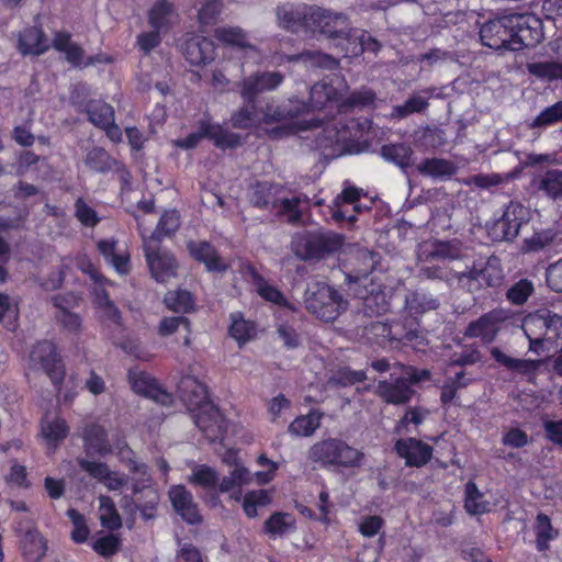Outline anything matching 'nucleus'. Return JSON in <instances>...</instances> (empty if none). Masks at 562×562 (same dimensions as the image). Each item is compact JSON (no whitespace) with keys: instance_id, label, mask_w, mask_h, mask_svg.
<instances>
[{"instance_id":"1","label":"nucleus","mask_w":562,"mask_h":562,"mask_svg":"<svg viewBox=\"0 0 562 562\" xmlns=\"http://www.w3.org/2000/svg\"><path fill=\"white\" fill-rule=\"evenodd\" d=\"M342 82L338 75L328 81L316 83L311 88V104L296 99H290L286 104H268L260 114L254 105H246L232 116V122L238 128H257L271 138L297 134L302 131L317 126L319 119H301L315 110H322L327 104H334L341 95Z\"/></svg>"},{"instance_id":"2","label":"nucleus","mask_w":562,"mask_h":562,"mask_svg":"<svg viewBox=\"0 0 562 562\" xmlns=\"http://www.w3.org/2000/svg\"><path fill=\"white\" fill-rule=\"evenodd\" d=\"M180 397L188 406L196 427L210 441L223 440L227 423L220 409L209 400L205 385L193 376H184L179 384Z\"/></svg>"},{"instance_id":"3","label":"nucleus","mask_w":562,"mask_h":562,"mask_svg":"<svg viewBox=\"0 0 562 562\" xmlns=\"http://www.w3.org/2000/svg\"><path fill=\"white\" fill-rule=\"evenodd\" d=\"M305 306L317 318L333 322L347 308V301L331 286L316 283L306 291Z\"/></svg>"},{"instance_id":"4","label":"nucleus","mask_w":562,"mask_h":562,"mask_svg":"<svg viewBox=\"0 0 562 562\" xmlns=\"http://www.w3.org/2000/svg\"><path fill=\"white\" fill-rule=\"evenodd\" d=\"M458 283L474 292L485 288L498 286L503 281V270L495 257L475 262L471 269L456 274Z\"/></svg>"},{"instance_id":"5","label":"nucleus","mask_w":562,"mask_h":562,"mask_svg":"<svg viewBox=\"0 0 562 562\" xmlns=\"http://www.w3.org/2000/svg\"><path fill=\"white\" fill-rule=\"evenodd\" d=\"M307 31L318 33L330 40L341 38L350 31V22L344 13L311 7L307 16Z\"/></svg>"},{"instance_id":"6","label":"nucleus","mask_w":562,"mask_h":562,"mask_svg":"<svg viewBox=\"0 0 562 562\" xmlns=\"http://www.w3.org/2000/svg\"><path fill=\"white\" fill-rule=\"evenodd\" d=\"M29 368L45 372L54 384L61 382L65 375L56 346L48 340L38 341L33 346L29 357Z\"/></svg>"},{"instance_id":"7","label":"nucleus","mask_w":562,"mask_h":562,"mask_svg":"<svg viewBox=\"0 0 562 562\" xmlns=\"http://www.w3.org/2000/svg\"><path fill=\"white\" fill-rule=\"evenodd\" d=\"M529 220L530 210L519 202L512 201L503 210L502 216L495 221L491 234L496 240H513Z\"/></svg>"},{"instance_id":"8","label":"nucleus","mask_w":562,"mask_h":562,"mask_svg":"<svg viewBox=\"0 0 562 562\" xmlns=\"http://www.w3.org/2000/svg\"><path fill=\"white\" fill-rule=\"evenodd\" d=\"M204 137L213 139L214 144L222 149L235 148L240 145V137L237 134L228 132L221 125L212 124L209 121H202L198 132L190 134L183 139L172 140V145L182 149H191Z\"/></svg>"},{"instance_id":"9","label":"nucleus","mask_w":562,"mask_h":562,"mask_svg":"<svg viewBox=\"0 0 562 562\" xmlns=\"http://www.w3.org/2000/svg\"><path fill=\"white\" fill-rule=\"evenodd\" d=\"M512 50L532 47L543 38L542 22L533 14H513Z\"/></svg>"},{"instance_id":"10","label":"nucleus","mask_w":562,"mask_h":562,"mask_svg":"<svg viewBox=\"0 0 562 562\" xmlns=\"http://www.w3.org/2000/svg\"><path fill=\"white\" fill-rule=\"evenodd\" d=\"M53 46L57 52L64 54L67 61L74 67H79L82 64L86 67H97L99 65H109L113 61V57L106 54H98L83 61V49L71 41V36L68 33L57 32L53 38Z\"/></svg>"},{"instance_id":"11","label":"nucleus","mask_w":562,"mask_h":562,"mask_svg":"<svg viewBox=\"0 0 562 562\" xmlns=\"http://www.w3.org/2000/svg\"><path fill=\"white\" fill-rule=\"evenodd\" d=\"M512 20L513 14H509L484 23L480 30L482 44L496 50H512Z\"/></svg>"},{"instance_id":"12","label":"nucleus","mask_w":562,"mask_h":562,"mask_svg":"<svg viewBox=\"0 0 562 562\" xmlns=\"http://www.w3.org/2000/svg\"><path fill=\"white\" fill-rule=\"evenodd\" d=\"M143 246L147 265L151 276L158 282H166L175 274L176 261L173 256L168 251H161L158 245L155 244V238H146L142 231Z\"/></svg>"},{"instance_id":"13","label":"nucleus","mask_w":562,"mask_h":562,"mask_svg":"<svg viewBox=\"0 0 562 562\" xmlns=\"http://www.w3.org/2000/svg\"><path fill=\"white\" fill-rule=\"evenodd\" d=\"M362 193L361 189L345 186L342 192L335 198L329 206L331 217L336 222H347L349 224L356 222L357 215L368 209L359 203Z\"/></svg>"},{"instance_id":"14","label":"nucleus","mask_w":562,"mask_h":562,"mask_svg":"<svg viewBox=\"0 0 562 562\" xmlns=\"http://www.w3.org/2000/svg\"><path fill=\"white\" fill-rule=\"evenodd\" d=\"M214 37L228 46L245 49V58L249 66L265 65V56L250 44L247 33L239 26H221L214 31Z\"/></svg>"},{"instance_id":"15","label":"nucleus","mask_w":562,"mask_h":562,"mask_svg":"<svg viewBox=\"0 0 562 562\" xmlns=\"http://www.w3.org/2000/svg\"><path fill=\"white\" fill-rule=\"evenodd\" d=\"M267 66L334 69L338 60L319 52H304L297 55H273Z\"/></svg>"},{"instance_id":"16","label":"nucleus","mask_w":562,"mask_h":562,"mask_svg":"<svg viewBox=\"0 0 562 562\" xmlns=\"http://www.w3.org/2000/svg\"><path fill=\"white\" fill-rule=\"evenodd\" d=\"M181 49L186 59L193 66H206L216 56L213 41L193 34H186Z\"/></svg>"},{"instance_id":"17","label":"nucleus","mask_w":562,"mask_h":562,"mask_svg":"<svg viewBox=\"0 0 562 562\" xmlns=\"http://www.w3.org/2000/svg\"><path fill=\"white\" fill-rule=\"evenodd\" d=\"M394 449L398 457L405 459L406 465L420 468L432 457V447L415 438L398 439Z\"/></svg>"},{"instance_id":"18","label":"nucleus","mask_w":562,"mask_h":562,"mask_svg":"<svg viewBox=\"0 0 562 562\" xmlns=\"http://www.w3.org/2000/svg\"><path fill=\"white\" fill-rule=\"evenodd\" d=\"M90 122L105 131L106 136L114 143L122 140V132L114 124V110L102 101H92L87 109Z\"/></svg>"},{"instance_id":"19","label":"nucleus","mask_w":562,"mask_h":562,"mask_svg":"<svg viewBox=\"0 0 562 562\" xmlns=\"http://www.w3.org/2000/svg\"><path fill=\"white\" fill-rule=\"evenodd\" d=\"M506 319V314L503 311H492L477 321L472 322L465 329V336L481 338L486 342L495 339L499 325Z\"/></svg>"},{"instance_id":"20","label":"nucleus","mask_w":562,"mask_h":562,"mask_svg":"<svg viewBox=\"0 0 562 562\" xmlns=\"http://www.w3.org/2000/svg\"><path fill=\"white\" fill-rule=\"evenodd\" d=\"M169 498L173 509L188 524H198L201 521V515L198 505L193 501L192 494L183 485H175L169 490Z\"/></svg>"},{"instance_id":"21","label":"nucleus","mask_w":562,"mask_h":562,"mask_svg":"<svg viewBox=\"0 0 562 562\" xmlns=\"http://www.w3.org/2000/svg\"><path fill=\"white\" fill-rule=\"evenodd\" d=\"M128 380L136 393L150 397L164 405L170 403L171 396L161 390L157 381L148 373L139 370H130Z\"/></svg>"},{"instance_id":"22","label":"nucleus","mask_w":562,"mask_h":562,"mask_svg":"<svg viewBox=\"0 0 562 562\" xmlns=\"http://www.w3.org/2000/svg\"><path fill=\"white\" fill-rule=\"evenodd\" d=\"M376 392L386 403L394 405L409 402L414 394L405 373L393 381H380Z\"/></svg>"},{"instance_id":"23","label":"nucleus","mask_w":562,"mask_h":562,"mask_svg":"<svg viewBox=\"0 0 562 562\" xmlns=\"http://www.w3.org/2000/svg\"><path fill=\"white\" fill-rule=\"evenodd\" d=\"M82 470L88 472L93 479L100 481L110 491H119L127 486L128 480L116 471H112L105 463L80 460Z\"/></svg>"},{"instance_id":"24","label":"nucleus","mask_w":562,"mask_h":562,"mask_svg":"<svg viewBox=\"0 0 562 562\" xmlns=\"http://www.w3.org/2000/svg\"><path fill=\"white\" fill-rule=\"evenodd\" d=\"M178 18L176 5L169 0H156L147 12L149 26L161 32L168 31Z\"/></svg>"},{"instance_id":"25","label":"nucleus","mask_w":562,"mask_h":562,"mask_svg":"<svg viewBox=\"0 0 562 562\" xmlns=\"http://www.w3.org/2000/svg\"><path fill=\"white\" fill-rule=\"evenodd\" d=\"M188 250L190 256L202 262L207 271L224 272L228 269L226 263L217 254L215 248L206 241H189Z\"/></svg>"},{"instance_id":"26","label":"nucleus","mask_w":562,"mask_h":562,"mask_svg":"<svg viewBox=\"0 0 562 562\" xmlns=\"http://www.w3.org/2000/svg\"><path fill=\"white\" fill-rule=\"evenodd\" d=\"M340 40H344L346 57L359 56L364 50L376 53L380 49V43L363 30L350 29Z\"/></svg>"},{"instance_id":"27","label":"nucleus","mask_w":562,"mask_h":562,"mask_svg":"<svg viewBox=\"0 0 562 562\" xmlns=\"http://www.w3.org/2000/svg\"><path fill=\"white\" fill-rule=\"evenodd\" d=\"M530 184L538 194L552 200L562 199V170L549 169L538 172Z\"/></svg>"},{"instance_id":"28","label":"nucleus","mask_w":562,"mask_h":562,"mask_svg":"<svg viewBox=\"0 0 562 562\" xmlns=\"http://www.w3.org/2000/svg\"><path fill=\"white\" fill-rule=\"evenodd\" d=\"M18 48L22 55H41L49 48V42L40 27L31 26L19 33Z\"/></svg>"},{"instance_id":"29","label":"nucleus","mask_w":562,"mask_h":562,"mask_svg":"<svg viewBox=\"0 0 562 562\" xmlns=\"http://www.w3.org/2000/svg\"><path fill=\"white\" fill-rule=\"evenodd\" d=\"M311 7L285 4L277 9V19L281 27L297 31L300 27L307 30V16Z\"/></svg>"},{"instance_id":"30","label":"nucleus","mask_w":562,"mask_h":562,"mask_svg":"<svg viewBox=\"0 0 562 562\" xmlns=\"http://www.w3.org/2000/svg\"><path fill=\"white\" fill-rule=\"evenodd\" d=\"M98 250L117 273L126 274L130 270V255L125 248L117 247L113 239H102L98 243Z\"/></svg>"},{"instance_id":"31","label":"nucleus","mask_w":562,"mask_h":562,"mask_svg":"<svg viewBox=\"0 0 562 562\" xmlns=\"http://www.w3.org/2000/svg\"><path fill=\"white\" fill-rule=\"evenodd\" d=\"M117 454L122 461L128 462L130 471L132 472V491L134 494L148 487L150 477L147 473V468L143 463H138L133 459V451L125 445L117 447Z\"/></svg>"},{"instance_id":"32","label":"nucleus","mask_w":562,"mask_h":562,"mask_svg":"<svg viewBox=\"0 0 562 562\" xmlns=\"http://www.w3.org/2000/svg\"><path fill=\"white\" fill-rule=\"evenodd\" d=\"M47 549V540L38 530L30 529L22 536L21 551L27 561H41L45 557Z\"/></svg>"},{"instance_id":"33","label":"nucleus","mask_w":562,"mask_h":562,"mask_svg":"<svg viewBox=\"0 0 562 562\" xmlns=\"http://www.w3.org/2000/svg\"><path fill=\"white\" fill-rule=\"evenodd\" d=\"M85 449L89 454L105 456L112 452L105 430L99 425H91L83 434Z\"/></svg>"},{"instance_id":"34","label":"nucleus","mask_w":562,"mask_h":562,"mask_svg":"<svg viewBox=\"0 0 562 562\" xmlns=\"http://www.w3.org/2000/svg\"><path fill=\"white\" fill-rule=\"evenodd\" d=\"M69 432L65 419L58 416H45L41 422V436L49 446H56L64 440Z\"/></svg>"},{"instance_id":"35","label":"nucleus","mask_w":562,"mask_h":562,"mask_svg":"<svg viewBox=\"0 0 562 562\" xmlns=\"http://www.w3.org/2000/svg\"><path fill=\"white\" fill-rule=\"evenodd\" d=\"M282 81L280 72H257L250 82L246 83L243 89V97L245 100L250 101L252 95L257 92L265 90H272L277 88Z\"/></svg>"},{"instance_id":"36","label":"nucleus","mask_w":562,"mask_h":562,"mask_svg":"<svg viewBox=\"0 0 562 562\" xmlns=\"http://www.w3.org/2000/svg\"><path fill=\"white\" fill-rule=\"evenodd\" d=\"M294 254L303 259L322 258V250L317 243L316 233L297 234L292 240Z\"/></svg>"},{"instance_id":"37","label":"nucleus","mask_w":562,"mask_h":562,"mask_svg":"<svg viewBox=\"0 0 562 562\" xmlns=\"http://www.w3.org/2000/svg\"><path fill=\"white\" fill-rule=\"evenodd\" d=\"M277 212L285 216L289 223H297L301 220L302 211L307 205L305 195H294L292 198H281L276 200Z\"/></svg>"},{"instance_id":"38","label":"nucleus","mask_w":562,"mask_h":562,"mask_svg":"<svg viewBox=\"0 0 562 562\" xmlns=\"http://www.w3.org/2000/svg\"><path fill=\"white\" fill-rule=\"evenodd\" d=\"M364 462V453L347 442L339 440L333 465L341 468H360Z\"/></svg>"},{"instance_id":"39","label":"nucleus","mask_w":562,"mask_h":562,"mask_svg":"<svg viewBox=\"0 0 562 562\" xmlns=\"http://www.w3.org/2000/svg\"><path fill=\"white\" fill-rule=\"evenodd\" d=\"M491 353L497 362L519 373L535 372L540 364L538 360L512 358L498 348H493Z\"/></svg>"},{"instance_id":"40","label":"nucleus","mask_w":562,"mask_h":562,"mask_svg":"<svg viewBox=\"0 0 562 562\" xmlns=\"http://www.w3.org/2000/svg\"><path fill=\"white\" fill-rule=\"evenodd\" d=\"M229 335L240 346L249 341L256 336V327L254 323L244 318L240 313L231 315Z\"/></svg>"},{"instance_id":"41","label":"nucleus","mask_w":562,"mask_h":562,"mask_svg":"<svg viewBox=\"0 0 562 562\" xmlns=\"http://www.w3.org/2000/svg\"><path fill=\"white\" fill-rule=\"evenodd\" d=\"M464 494V508L469 514L482 515L491 509L490 503L483 499V494L474 482L465 484Z\"/></svg>"},{"instance_id":"42","label":"nucleus","mask_w":562,"mask_h":562,"mask_svg":"<svg viewBox=\"0 0 562 562\" xmlns=\"http://www.w3.org/2000/svg\"><path fill=\"white\" fill-rule=\"evenodd\" d=\"M295 529V518L289 513H274L265 522V530L272 537L282 536Z\"/></svg>"},{"instance_id":"43","label":"nucleus","mask_w":562,"mask_h":562,"mask_svg":"<svg viewBox=\"0 0 562 562\" xmlns=\"http://www.w3.org/2000/svg\"><path fill=\"white\" fill-rule=\"evenodd\" d=\"M322 414L311 412L307 415L295 418L289 426V432L297 437H307L319 427Z\"/></svg>"},{"instance_id":"44","label":"nucleus","mask_w":562,"mask_h":562,"mask_svg":"<svg viewBox=\"0 0 562 562\" xmlns=\"http://www.w3.org/2000/svg\"><path fill=\"white\" fill-rule=\"evenodd\" d=\"M339 439H327L315 443L310 450V458L323 465H333Z\"/></svg>"},{"instance_id":"45","label":"nucleus","mask_w":562,"mask_h":562,"mask_svg":"<svg viewBox=\"0 0 562 562\" xmlns=\"http://www.w3.org/2000/svg\"><path fill=\"white\" fill-rule=\"evenodd\" d=\"M252 475L250 471L241 464H236L231 471L229 475L224 476L218 484V490L222 493H227L236 487L251 483Z\"/></svg>"},{"instance_id":"46","label":"nucleus","mask_w":562,"mask_h":562,"mask_svg":"<svg viewBox=\"0 0 562 562\" xmlns=\"http://www.w3.org/2000/svg\"><path fill=\"white\" fill-rule=\"evenodd\" d=\"M99 518L101 525L106 529L114 530L122 526L115 504L110 497L104 495L99 497Z\"/></svg>"},{"instance_id":"47","label":"nucleus","mask_w":562,"mask_h":562,"mask_svg":"<svg viewBox=\"0 0 562 562\" xmlns=\"http://www.w3.org/2000/svg\"><path fill=\"white\" fill-rule=\"evenodd\" d=\"M549 311H541L527 315L522 321V330L527 338L538 339L544 337Z\"/></svg>"},{"instance_id":"48","label":"nucleus","mask_w":562,"mask_h":562,"mask_svg":"<svg viewBox=\"0 0 562 562\" xmlns=\"http://www.w3.org/2000/svg\"><path fill=\"white\" fill-rule=\"evenodd\" d=\"M562 122V101L543 109L527 125L529 128H547Z\"/></svg>"},{"instance_id":"49","label":"nucleus","mask_w":562,"mask_h":562,"mask_svg":"<svg viewBox=\"0 0 562 562\" xmlns=\"http://www.w3.org/2000/svg\"><path fill=\"white\" fill-rule=\"evenodd\" d=\"M271 503V494L266 490L248 492L243 498V509L248 518L258 516V508Z\"/></svg>"},{"instance_id":"50","label":"nucleus","mask_w":562,"mask_h":562,"mask_svg":"<svg viewBox=\"0 0 562 562\" xmlns=\"http://www.w3.org/2000/svg\"><path fill=\"white\" fill-rule=\"evenodd\" d=\"M418 171L423 175L434 178L449 177L454 173V166L446 159L432 158L427 159L418 165Z\"/></svg>"},{"instance_id":"51","label":"nucleus","mask_w":562,"mask_h":562,"mask_svg":"<svg viewBox=\"0 0 562 562\" xmlns=\"http://www.w3.org/2000/svg\"><path fill=\"white\" fill-rule=\"evenodd\" d=\"M165 304L170 311L187 313L193 308L194 301L190 292L176 290L166 294Z\"/></svg>"},{"instance_id":"52","label":"nucleus","mask_w":562,"mask_h":562,"mask_svg":"<svg viewBox=\"0 0 562 562\" xmlns=\"http://www.w3.org/2000/svg\"><path fill=\"white\" fill-rule=\"evenodd\" d=\"M188 481L191 484L200 485L205 488H214L220 484L216 471L205 464L194 465Z\"/></svg>"},{"instance_id":"53","label":"nucleus","mask_w":562,"mask_h":562,"mask_svg":"<svg viewBox=\"0 0 562 562\" xmlns=\"http://www.w3.org/2000/svg\"><path fill=\"white\" fill-rule=\"evenodd\" d=\"M180 226V216L177 211H168L162 214L155 232L148 238H155L158 245L164 236L173 234Z\"/></svg>"},{"instance_id":"54","label":"nucleus","mask_w":562,"mask_h":562,"mask_svg":"<svg viewBox=\"0 0 562 562\" xmlns=\"http://www.w3.org/2000/svg\"><path fill=\"white\" fill-rule=\"evenodd\" d=\"M95 293V305L98 307L100 317L105 321H110L114 324L119 323L120 313L114 304L109 300V295L104 288L101 285L100 289H94Z\"/></svg>"},{"instance_id":"55","label":"nucleus","mask_w":562,"mask_h":562,"mask_svg":"<svg viewBox=\"0 0 562 562\" xmlns=\"http://www.w3.org/2000/svg\"><path fill=\"white\" fill-rule=\"evenodd\" d=\"M406 307L412 314H420L438 307L437 299L422 292H414L406 297Z\"/></svg>"},{"instance_id":"56","label":"nucleus","mask_w":562,"mask_h":562,"mask_svg":"<svg viewBox=\"0 0 562 562\" xmlns=\"http://www.w3.org/2000/svg\"><path fill=\"white\" fill-rule=\"evenodd\" d=\"M277 190V187L268 182L257 183L252 190L251 202L258 207H267L270 204L276 207L277 199H274V195Z\"/></svg>"},{"instance_id":"57","label":"nucleus","mask_w":562,"mask_h":562,"mask_svg":"<svg viewBox=\"0 0 562 562\" xmlns=\"http://www.w3.org/2000/svg\"><path fill=\"white\" fill-rule=\"evenodd\" d=\"M543 338L553 349L562 348V316L549 311Z\"/></svg>"},{"instance_id":"58","label":"nucleus","mask_w":562,"mask_h":562,"mask_svg":"<svg viewBox=\"0 0 562 562\" xmlns=\"http://www.w3.org/2000/svg\"><path fill=\"white\" fill-rule=\"evenodd\" d=\"M63 297H55V305L59 308L57 318L61 326L69 333L77 334L81 328V319L77 314L70 313L67 310V304H64Z\"/></svg>"},{"instance_id":"59","label":"nucleus","mask_w":562,"mask_h":562,"mask_svg":"<svg viewBox=\"0 0 562 562\" xmlns=\"http://www.w3.org/2000/svg\"><path fill=\"white\" fill-rule=\"evenodd\" d=\"M317 243L322 250V257L340 250L344 246L342 235L334 232L316 233Z\"/></svg>"},{"instance_id":"60","label":"nucleus","mask_w":562,"mask_h":562,"mask_svg":"<svg viewBox=\"0 0 562 562\" xmlns=\"http://www.w3.org/2000/svg\"><path fill=\"white\" fill-rule=\"evenodd\" d=\"M67 516L69 517L72 524V530L70 533L71 539L77 543L85 542L90 533L85 517L75 509H69L67 512Z\"/></svg>"},{"instance_id":"61","label":"nucleus","mask_w":562,"mask_h":562,"mask_svg":"<svg viewBox=\"0 0 562 562\" xmlns=\"http://www.w3.org/2000/svg\"><path fill=\"white\" fill-rule=\"evenodd\" d=\"M255 288L256 292L266 301H269L271 303H276L279 305H286V301L283 297L282 293L265 281L262 278L255 276Z\"/></svg>"},{"instance_id":"62","label":"nucleus","mask_w":562,"mask_h":562,"mask_svg":"<svg viewBox=\"0 0 562 562\" xmlns=\"http://www.w3.org/2000/svg\"><path fill=\"white\" fill-rule=\"evenodd\" d=\"M537 548L539 550H546L548 542L554 538V532L550 522V519L546 515H538L537 517Z\"/></svg>"},{"instance_id":"63","label":"nucleus","mask_w":562,"mask_h":562,"mask_svg":"<svg viewBox=\"0 0 562 562\" xmlns=\"http://www.w3.org/2000/svg\"><path fill=\"white\" fill-rule=\"evenodd\" d=\"M161 31L151 29L150 31L142 32L136 37V46L144 54H149L161 43Z\"/></svg>"},{"instance_id":"64","label":"nucleus","mask_w":562,"mask_h":562,"mask_svg":"<svg viewBox=\"0 0 562 562\" xmlns=\"http://www.w3.org/2000/svg\"><path fill=\"white\" fill-rule=\"evenodd\" d=\"M412 150L404 144L382 147V155L385 159L394 161L400 166L408 165Z\"/></svg>"}]
</instances>
